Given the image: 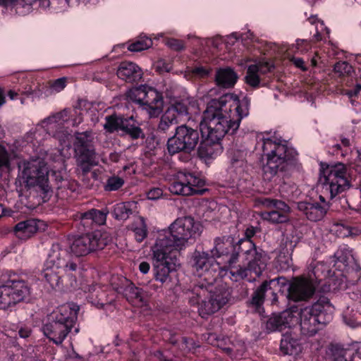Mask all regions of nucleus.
I'll return each instance as SVG.
<instances>
[{
  "mask_svg": "<svg viewBox=\"0 0 361 361\" xmlns=\"http://www.w3.org/2000/svg\"><path fill=\"white\" fill-rule=\"evenodd\" d=\"M200 141L199 133L186 125L178 126L175 135L167 142V149L170 154L180 152H190L197 147Z\"/></svg>",
  "mask_w": 361,
  "mask_h": 361,
  "instance_id": "15",
  "label": "nucleus"
},
{
  "mask_svg": "<svg viewBox=\"0 0 361 361\" xmlns=\"http://www.w3.org/2000/svg\"><path fill=\"white\" fill-rule=\"evenodd\" d=\"M353 71L352 66L346 61H339L334 66V71L339 75H350Z\"/></svg>",
  "mask_w": 361,
  "mask_h": 361,
  "instance_id": "44",
  "label": "nucleus"
},
{
  "mask_svg": "<svg viewBox=\"0 0 361 361\" xmlns=\"http://www.w3.org/2000/svg\"><path fill=\"white\" fill-rule=\"evenodd\" d=\"M51 9L56 12L65 11L69 6L70 0H51Z\"/></svg>",
  "mask_w": 361,
  "mask_h": 361,
  "instance_id": "46",
  "label": "nucleus"
},
{
  "mask_svg": "<svg viewBox=\"0 0 361 361\" xmlns=\"http://www.w3.org/2000/svg\"><path fill=\"white\" fill-rule=\"evenodd\" d=\"M319 200L322 204L318 203H310L307 202H299L297 203L298 209L302 212L306 217L313 221H317L322 219L329 209V204L324 197L319 196Z\"/></svg>",
  "mask_w": 361,
  "mask_h": 361,
  "instance_id": "24",
  "label": "nucleus"
},
{
  "mask_svg": "<svg viewBox=\"0 0 361 361\" xmlns=\"http://www.w3.org/2000/svg\"><path fill=\"white\" fill-rule=\"evenodd\" d=\"M5 103V97L2 90L0 88V107Z\"/></svg>",
  "mask_w": 361,
  "mask_h": 361,
  "instance_id": "59",
  "label": "nucleus"
},
{
  "mask_svg": "<svg viewBox=\"0 0 361 361\" xmlns=\"http://www.w3.org/2000/svg\"><path fill=\"white\" fill-rule=\"evenodd\" d=\"M13 157V153L8 152L3 145H0V171L10 169L11 161Z\"/></svg>",
  "mask_w": 361,
  "mask_h": 361,
  "instance_id": "41",
  "label": "nucleus"
},
{
  "mask_svg": "<svg viewBox=\"0 0 361 361\" xmlns=\"http://www.w3.org/2000/svg\"><path fill=\"white\" fill-rule=\"evenodd\" d=\"M281 350L286 355L296 356L302 351V346L296 336L286 333L281 341Z\"/></svg>",
  "mask_w": 361,
  "mask_h": 361,
  "instance_id": "31",
  "label": "nucleus"
},
{
  "mask_svg": "<svg viewBox=\"0 0 361 361\" xmlns=\"http://www.w3.org/2000/svg\"><path fill=\"white\" fill-rule=\"evenodd\" d=\"M122 281L125 283L126 287H115V289L118 293H123L126 297L127 300L135 306H143L145 305V300L141 290L132 283H130L126 279H123Z\"/></svg>",
  "mask_w": 361,
  "mask_h": 361,
  "instance_id": "29",
  "label": "nucleus"
},
{
  "mask_svg": "<svg viewBox=\"0 0 361 361\" xmlns=\"http://www.w3.org/2000/svg\"><path fill=\"white\" fill-rule=\"evenodd\" d=\"M128 100L138 104L149 118H157L163 111V97L154 88L144 85L134 87L126 93Z\"/></svg>",
  "mask_w": 361,
  "mask_h": 361,
  "instance_id": "12",
  "label": "nucleus"
},
{
  "mask_svg": "<svg viewBox=\"0 0 361 361\" xmlns=\"http://www.w3.org/2000/svg\"><path fill=\"white\" fill-rule=\"evenodd\" d=\"M30 288L23 279L13 277L0 286V309H6L30 295Z\"/></svg>",
  "mask_w": 361,
  "mask_h": 361,
  "instance_id": "14",
  "label": "nucleus"
},
{
  "mask_svg": "<svg viewBox=\"0 0 361 361\" xmlns=\"http://www.w3.org/2000/svg\"><path fill=\"white\" fill-rule=\"evenodd\" d=\"M0 6L19 16H25L32 11V0H0Z\"/></svg>",
  "mask_w": 361,
  "mask_h": 361,
  "instance_id": "30",
  "label": "nucleus"
},
{
  "mask_svg": "<svg viewBox=\"0 0 361 361\" xmlns=\"http://www.w3.org/2000/svg\"><path fill=\"white\" fill-rule=\"evenodd\" d=\"M152 45V41L146 36L140 37L136 41L128 45V50L130 51H141L145 50Z\"/></svg>",
  "mask_w": 361,
  "mask_h": 361,
  "instance_id": "39",
  "label": "nucleus"
},
{
  "mask_svg": "<svg viewBox=\"0 0 361 361\" xmlns=\"http://www.w3.org/2000/svg\"><path fill=\"white\" fill-rule=\"evenodd\" d=\"M334 310L329 300L324 298L312 306L303 308L300 314L301 332L309 336L314 335L321 326L332 319Z\"/></svg>",
  "mask_w": 361,
  "mask_h": 361,
  "instance_id": "10",
  "label": "nucleus"
},
{
  "mask_svg": "<svg viewBox=\"0 0 361 361\" xmlns=\"http://www.w3.org/2000/svg\"><path fill=\"white\" fill-rule=\"evenodd\" d=\"M336 361H361V343L357 346L353 354L348 350H342L341 355L336 357Z\"/></svg>",
  "mask_w": 361,
  "mask_h": 361,
  "instance_id": "40",
  "label": "nucleus"
},
{
  "mask_svg": "<svg viewBox=\"0 0 361 361\" xmlns=\"http://www.w3.org/2000/svg\"><path fill=\"white\" fill-rule=\"evenodd\" d=\"M196 101L191 97H176L170 99V105L161 116L159 128L167 130L171 125L183 121L188 114L189 107L194 106Z\"/></svg>",
  "mask_w": 361,
  "mask_h": 361,
  "instance_id": "16",
  "label": "nucleus"
},
{
  "mask_svg": "<svg viewBox=\"0 0 361 361\" xmlns=\"http://www.w3.org/2000/svg\"><path fill=\"white\" fill-rule=\"evenodd\" d=\"M8 95L11 100H14L18 99V94L13 90H10Z\"/></svg>",
  "mask_w": 361,
  "mask_h": 361,
  "instance_id": "57",
  "label": "nucleus"
},
{
  "mask_svg": "<svg viewBox=\"0 0 361 361\" xmlns=\"http://www.w3.org/2000/svg\"><path fill=\"white\" fill-rule=\"evenodd\" d=\"M149 269H150V265L148 262H142L140 264H139V270L141 273L145 274L149 272Z\"/></svg>",
  "mask_w": 361,
  "mask_h": 361,
  "instance_id": "53",
  "label": "nucleus"
},
{
  "mask_svg": "<svg viewBox=\"0 0 361 361\" xmlns=\"http://www.w3.org/2000/svg\"><path fill=\"white\" fill-rule=\"evenodd\" d=\"M209 42L214 46V47H219V44H220V42H221V37H215V38H212L211 39L209 40Z\"/></svg>",
  "mask_w": 361,
  "mask_h": 361,
  "instance_id": "56",
  "label": "nucleus"
},
{
  "mask_svg": "<svg viewBox=\"0 0 361 361\" xmlns=\"http://www.w3.org/2000/svg\"><path fill=\"white\" fill-rule=\"evenodd\" d=\"M260 202L267 208L274 209L270 212L261 213V217L264 220L273 224H282L288 220L290 209L284 202L275 199L264 198L260 200Z\"/></svg>",
  "mask_w": 361,
  "mask_h": 361,
  "instance_id": "21",
  "label": "nucleus"
},
{
  "mask_svg": "<svg viewBox=\"0 0 361 361\" xmlns=\"http://www.w3.org/2000/svg\"><path fill=\"white\" fill-rule=\"evenodd\" d=\"M290 61L293 63V64L295 65V67L302 70H306V66L305 63V61L299 57L293 56L290 58Z\"/></svg>",
  "mask_w": 361,
  "mask_h": 361,
  "instance_id": "51",
  "label": "nucleus"
},
{
  "mask_svg": "<svg viewBox=\"0 0 361 361\" xmlns=\"http://www.w3.org/2000/svg\"><path fill=\"white\" fill-rule=\"evenodd\" d=\"M202 232V224L191 216L178 218L167 229L157 232L150 247L157 281L162 283L167 281L170 273L179 266L174 252L185 249Z\"/></svg>",
  "mask_w": 361,
  "mask_h": 361,
  "instance_id": "3",
  "label": "nucleus"
},
{
  "mask_svg": "<svg viewBox=\"0 0 361 361\" xmlns=\"http://www.w3.org/2000/svg\"><path fill=\"white\" fill-rule=\"evenodd\" d=\"M237 80V73L229 67L219 68L216 73L215 81L219 87H231L235 84Z\"/></svg>",
  "mask_w": 361,
  "mask_h": 361,
  "instance_id": "33",
  "label": "nucleus"
},
{
  "mask_svg": "<svg viewBox=\"0 0 361 361\" xmlns=\"http://www.w3.org/2000/svg\"><path fill=\"white\" fill-rule=\"evenodd\" d=\"M211 255L195 252L192 260L194 274L199 278L190 297V302L198 306L202 317L218 311L228 300L230 292L225 286L213 291L211 286L225 276L238 281L254 273L259 276L266 269L269 257L248 239H240L234 245L228 238H218Z\"/></svg>",
  "mask_w": 361,
  "mask_h": 361,
  "instance_id": "1",
  "label": "nucleus"
},
{
  "mask_svg": "<svg viewBox=\"0 0 361 361\" xmlns=\"http://www.w3.org/2000/svg\"><path fill=\"white\" fill-rule=\"evenodd\" d=\"M18 335L23 338H27L30 335V329L27 327L20 328L18 331Z\"/></svg>",
  "mask_w": 361,
  "mask_h": 361,
  "instance_id": "54",
  "label": "nucleus"
},
{
  "mask_svg": "<svg viewBox=\"0 0 361 361\" xmlns=\"http://www.w3.org/2000/svg\"><path fill=\"white\" fill-rule=\"evenodd\" d=\"M51 0H32V6H37L42 10L51 8Z\"/></svg>",
  "mask_w": 361,
  "mask_h": 361,
  "instance_id": "50",
  "label": "nucleus"
},
{
  "mask_svg": "<svg viewBox=\"0 0 361 361\" xmlns=\"http://www.w3.org/2000/svg\"><path fill=\"white\" fill-rule=\"evenodd\" d=\"M130 229L134 234L137 242H142L147 236V227L144 218L137 217L131 224Z\"/></svg>",
  "mask_w": 361,
  "mask_h": 361,
  "instance_id": "36",
  "label": "nucleus"
},
{
  "mask_svg": "<svg viewBox=\"0 0 361 361\" xmlns=\"http://www.w3.org/2000/svg\"><path fill=\"white\" fill-rule=\"evenodd\" d=\"M163 195V191L159 188H153L147 192V197L149 200H156Z\"/></svg>",
  "mask_w": 361,
  "mask_h": 361,
  "instance_id": "48",
  "label": "nucleus"
},
{
  "mask_svg": "<svg viewBox=\"0 0 361 361\" xmlns=\"http://www.w3.org/2000/svg\"><path fill=\"white\" fill-rule=\"evenodd\" d=\"M71 329L72 327L64 323L53 319L42 328L44 334L56 344H61Z\"/></svg>",
  "mask_w": 361,
  "mask_h": 361,
  "instance_id": "27",
  "label": "nucleus"
},
{
  "mask_svg": "<svg viewBox=\"0 0 361 361\" xmlns=\"http://www.w3.org/2000/svg\"><path fill=\"white\" fill-rule=\"evenodd\" d=\"M345 323H346L348 325H349V326H351V327H353V328H354V327H355V326H356V324H355V323L354 322H347L345 319Z\"/></svg>",
  "mask_w": 361,
  "mask_h": 361,
  "instance_id": "63",
  "label": "nucleus"
},
{
  "mask_svg": "<svg viewBox=\"0 0 361 361\" xmlns=\"http://www.w3.org/2000/svg\"><path fill=\"white\" fill-rule=\"evenodd\" d=\"M154 66L159 73H168L172 70L173 60L171 58H162L157 61Z\"/></svg>",
  "mask_w": 361,
  "mask_h": 361,
  "instance_id": "42",
  "label": "nucleus"
},
{
  "mask_svg": "<svg viewBox=\"0 0 361 361\" xmlns=\"http://www.w3.org/2000/svg\"><path fill=\"white\" fill-rule=\"evenodd\" d=\"M295 48L297 50V52L304 54L312 49V44L309 41L304 39H297L295 44Z\"/></svg>",
  "mask_w": 361,
  "mask_h": 361,
  "instance_id": "45",
  "label": "nucleus"
},
{
  "mask_svg": "<svg viewBox=\"0 0 361 361\" xmlns=\"http://www.w3.org/2000/svg\"><path fill=\"white\" fill-rule=\"evenodd\" d=\"M250 100L240 99L234 94H226L218 99H212L204 111L200 129L203 137L198 149L199 156L212 159L222 152L220 140L226 134H234L241 121L248 116Z\"/></svg>",
  "mask_w": 361,
  "mask_h": 361,
  "instance_id": "2",
  "label": "nucleus"
},
{
  "mask_svg": "<svg viewBox=\"0 0 361 361\" xmlns=\"http://www.w3.org/2000/svg\"><path fill=\"white\" fill-rule=\"evenodd\" d=\"M308 22L314 26L315 34L313 37L315 41H326L329 38V30L324 25L322 20L318 19L316 16H311L308 19Z\"/></svg>",
  "mask_w": 361,
  "mask_h": 361,
  "instance_id": "37",
  "label": "nucleus"
},
{
  "mask_svg": "<svg viewBox=\"0 0 361 361\" xmlns=\"http://www.w3.org/2000/svg\"><path fill=\"white\" fill-rule=\"evenodd\" d=\"M136 208V202H120L114 205L113 210L114 216L119 220H125L129 217L133 211Z\"/></svg>",
  "mask_w": 361,
  "mask_h": 361,
  "instance_id": "35",
  "label": "nucleus"
},
{
  "mask_svg": "<svg viewBox=\"0 0 361 361\" xmlns=\"http://www.w3.org/2000/svg\"><path fill=\"white\" fill-rule=\"evenodd\" d=\"M358 152V159L361 161V149L357 152Z\"/></svg>",
  "mask_w": 361,
  "mask_h": 361,
  "instance_id": "64",
  "label": "nucleus"
},
{
  "mask_svg": "<svg viewBox=\"0 0 361 361\" xmlns=\"http://www.w3.org/2000/svg\"><path fill=\"white\" fill-rule=\"evenodd\" d=\"M166 44L168 47L176 51H180L184 49L183 42L176 39H169Z\"/></svg>",
  "mask_w": 361,
  "mask_h": 361,
  "instance_id": "49",
  "label": "nucleus"
},
{
  "mask_svg": "<svg viewBox=\"0 0 361 361\" xmlns=\"http://www.w3.org/2000/svg\"><path fill=\"white\" fill-rule=\"evenodd\" d=\"M287 291L286 297L298 301L310 298L314 291V286L311 281L305 279H297L291 284L283 277H279L264 281L254 293L252 305L257 309L261 307L265 296L271 295V304L277 302V293H283Z\"/></svg>",
  "mask_w": 361,
  "mask_h": 361,
  "instance_id": "7",
  "label": "nucleus"
},
{
  "mask_svg": "<svg viewBox=\"0 0 361 361\" xmlns=\"http://www.w3.org/2000/svg\"><path fill=\"white\" fill-rule=\"evenodd\" d=\"M106 214L97 209H91L80 214V219L84 225L90 226L92 224H104L106 219Z\"/></svg>",
  "mask_w": 361,
  "mask_h": 361,
  "instance_id": "34",
  "label": "nucleus"
},
{
  "mask_svg": "<svg viewBox=\"0 0 361 361\" xmlns=\"http://www.w3.org/2000/svg\"><path fill=\"white\" fill-rule=\"evenodd\" d=\"M106 244V240L102 238L100 231H94L73 238L71 244V250L77 256H83L91 252L102 249Z\"/></svg>",
  "mask_w": 361,
  "mask_h": 361,
  "instance_id": "19",
  "label": "nucleus"
},
{
  "mask_svg": "<svg viewBox=\"0 0 361 361\" xmlns=\"http://www.w3.org/2000/svg\"><path fill=\"white\" fill-rule=\"evenodd\" d=\"M212 72V68H207L202 66L195 68H187L184 73V78L188 80L194 79L204 78Z\"/></svg>",
  "mask_w": 361,
  "mask_h": 361,
  "instance_id": "38",
  "label": "nucleus"
},
{
  "mask_svg": "<svg viewBox=\"0 0 361 361\" xmlns=\"http://www.w3.org/2000/svg\"><path fill=\"white\" fill-rule=\"evenodd\" d=\"M67 80V78L63 77L50 81L47 85L32 84L27 85L22 90V94L32 99L48 97L61 92L66 87Z\"/></svg>",
  "mask_w": 361,
  "mask_h": 361,
  "instance_id": "20",
  "label": "nucleus"
},
{
  "mask_svg": "<svg viewBox=\"0 0 361 361\" xmlns=\"http://www.w3.org/2000/svg\"><path fill=\"white\" fill-rule=\"evenodd\" d=\"M104 129L109 133L121 130L129 134L133 138L137 139L142 136V131L136 126L133 116L123 118L116 115L106 118Z\"/></svg>",
  "mask_w": 361,
  "mask_h": 361,
  "instance_id": "22",
  "label": "nucleus"
},
{
  "mask_svg": "<svg viewBox=\"0 0 361 361\" xmlns=\"http://www.w3.org/2000/svg\"><path fill=\"white\" fill-rule=\"evenodd\" d=\"M38 154L36 157H32L25 160L18 165V181L25 185L26 188H34L43 195L42 198H47L51 193V187L49 184V170L47 159H52L61 165L63 164V156L59 149H57L58 155L52 157L53 153H48L44 149H35Z\"/></svg>",
  "mask_w": 361,
  "mask_h": 361,
  "instance_id": "6",
  "label": "nucleus"
},
{
  "mask_svg": "<svg viewBox=\"0 0 361 361\" xmlns=\"http://www.w3.org/2000/svg\"><path fill=\"white\" fill-rule=\"evenodd\" d=\"M124 184V180L118 176H111L108 178L104 189L106 191H115L118 190Z\"/></svg>",
  "mask_w": 361,
  "mask_h": 361,
  "instance_id": "43",
  "label": "nucleus"
},
{
  "mask_svg": "<svg viewBox=\"0 0 361 361\" xmlns=\"http://www.w3.org/2000/svg\"><path fill=\"white\" fill-rule=\"evenodd\" d=\"M68 256H65V265L64 268L62 269V271H75L77 268V265L75 263L73 262H67L66 257Z\"/></svg>",
  "mask_w": 361,
  "mask_h": 361,
  "instance_id": "52",
  "label": "nucleus"
},
{
  "mask_svg": "<svg viewBox=\"0 0 361 361\" xmlns=\"http://www.w3.org/2000/svg\"><path fill=\"white\" fill-rule=\"evenodd\" d=\"M298 312L290 310L281 314H273L267 322L266 328L269 331H283L290 329L298 322Z\"/></svg>",
  "mask_w": 361,
  "mask_h": 361,
  "instance_id": "23",
  "label": "nucleus"
},
{
  "mask_svg": "<svg viewBox=\"0 0 361 361\" xmlns=\"http://www.w3.org/2000/svg\"><path fill=\"white\" fill-rule=\"evenodd\" d=\"M357 262L351 250L347 245L341 246L327 262H318L313 269V274L319 281L328 279V290H345L352 283L348 280L346 274L350 270H356Z\"/></svg>",
  "mask_w": 361,
  "mask_h": 361,
  "instance_id": "5",
  "label": "nucleus"
},
{
  "mask_svg": "<svg viewBox=\"0 0 361 361\" xmlns=\"http://www.w3.org/2000/svg\"><path fill=\"white\" fill-rule=\"evenodd\" d=\"M320 180L323 190L329 193L330 199H333L350 187L347 168L341 163L331 165L322 163Z\"/></svg>",
  "mask_w": 361,
  "mask_h": 361,
  "instance_id": "11",
  "label": "nucleus"
},
{
  "mask_svg": "<svg viewBox=\"0 0 361 361\" xmlns=\"http://www.w3.org/2000/svg\"><path fill=\"white\" fill-rule=\"evenodd\" d=\"M82 121V112L79 108L64 109L54 114L38 123L26 137L34 148L40 149L42 141L49 137L59 140L60 145L69 148L73 136L65 129L69 126H77Z\"/></svg>",
  "mask_w": 361,
  "mask_h": 361,
  "instance_id": "4",
  "label": "nucleus"
},
{
  "mask_svg": "<svg viewBox=\"0 0 361 361\" xmlns=\"http://www.w3.org/2000/svg\"><path fill=\"white\" fill-rule=\"evenodd\" d=\"M204 181L198 176L188 172H178L175 180L169 187V191L175 195H193L202 194Z\"/></svg>",
  "mask_w": 361,
  "mask_h": 361,
  "instance_id": "17",
  "label": "nucleus"
},
{
  "mask_svg": "<svg viewBox=\"0 0 361 361\" xmlns=\"http://www.w3.org/2000/svg\"><path fill=\"white\" fill-rule=\"evenodd\" d=\"M39 222L35 219H28L19 222L14 227L15 235L21 240L30 238L38 231Z\"/></svg>",
  "mask_w": 361,
  "mask_h": 361,
  "instance_id": "32",
  "label": "nucleus"
},
{
  "mask_svg": "<svg viewBox=\"0 0 361 361\" xmlns=\"http://www.w3.org/2000/svg\"><path fill=\"white\" fill-rule=\"evenodd\" d=\"M230 166L228 169L227 183L233 192L248 193L253 183L246 161L247 150L245 147L233 146L228 151Z\"/></svg>",
  "mask_w": 361,
  "mask_h": 361,
  "instance_id": "9",
  "label": "nucleus"
},
{
  "mask_svg": "<svg viewBox=\"0 0 361 361\" xmlns=\"http://www.w3.org/2000/svg\"><path fill=\"white\" fill-rule=\"evenodd\" d=\"M67 251L58 244H54L44 262L42 275L52 288L61 284V274L65 265Z\"/></svg>",
  "mask_w": 361,
  "mask_h": 361,
  "instance_id": "13",
  "label": "nucleus"
},
{
  "mask_svg": "<svg viewBox=\"0 0 361 361\" xmlns=\"http://www.w3.org/2000/svg\"><path fill=\"white\" fill-rule=\"evenodd\" d=\"M361 91V85L357 84L353 90H345V94L348 95L349 99H350V102L353 106H355L354 97H357L359 92Z\"/></svg>",
  "mask_w": 361,
  "mask_h": 361,
  "instance_id": "47",
  "label": "nucleus"
},
{
  "mask_svg": "<svg viewBox=\"0 0 361 361\" xmlns=\"http://www.w3.org/2000/svg\"><path fill=\"white\" fill-rule=\"evenodd\" d=\"M341 144L344 146V147H349L350 145V140L348 139V138H342L341 139Z\"/></svg>",
  "mask_w": 361,
  "mask_h": 361,
  "instance_id": "60",
  "label": "nucleus"
},
{
  "mask_svg": "<svg viewBox=\"0 0 361 361\" xmlns=\"http://www.w3.org/2000/svg\"><path fill=\"white\" fill-rule=\"evenodd\" d=\"M79 307L74 303H67L58 307L51 314V319L73 327L77 320Z\"/></svg>",
  "mask_w": 361,
  "mask_h": 361,
  "instance_id": "26",
  "label": "nucleus"
},
{
  "mask_svg": "<svg viewBox=\"0 0 361 361\" xmlns=\"http://www.w3.org/2000/svg\"><path fill=\"white\" fill-rule=\"evenodd\" d=\"M260 140L263 151L262 159L266 161L263 165V171L266 178L270 179L278 171L286 170L297 152L286 141L274 135H263Z\"/></svg>",
  "mask_w": 361,
  "mask_h": 361,
  "instance_id": "8",
  "label": "nucleus"
},
{
  "mask_svg": "<svg viewBox=\"0 0 361 361\" xmlns=\"http://www.w3.org/2000/svg\"><path fill=\"white\" fill-rule=\"evenodd\" d=\"M3 215L6 216L7 214L6 213L5 209L3 208L2 205L0 204V217Z\"/></svg>",
  "mask_w": 361,
  "mask_h": 361,
  "instance_id": "62",
  "label": "nucleus"
},
{
  "mask_svg": "<svg viewBox=\"0 0 361 361\" xmlns=\"http://www.w3.org/2000/svg\"><path fill=\"white\" fill-rule=\"evenodd\" d=\"M192 345V341L188 340L185 338H182V348L184 349H188L189 350L191 349V345Z\"/></svg>",
  "mask_w": 361,
  "mask_h": 361,
  "instance_id": "55",
  "label": "nucleus"
},
{
  "mask_svg": "<svg viewBox=\"0 0 361 361\" xmlns=\"http://www.w3.org/2000/svg\"><path fill=\"white\" fill-rule=\"evenodd\" d=\"M211 344L216 345L218 347L222 348L224 350H226L228 352L231 351V348H224V347H223L220 343H219V341H216V343H214L212 342Z\"/></svg>",
  "mask_w": 361,
  "mask_h": 361,
  "instance_id": "61",
  "label": "nucleus"
},
{
  "mask_svg": "<svg viewBox=\"0 0 361 361\" xmlns=\"http://www.w3.org/2000/svg\"><path fill=\"white\" fill-rule=\"evenodd\" d=\"M245 233H246L247 238H245V239H248L253 243V242L250 239L254 234L253 230L252 229H247Z\"/></svg>",
  "mask_w": 361,
  "mask_h": 361,
  "instance_id": "58",
  "label": "nucleus"
},
{
  "mask_svg": "<svg viewBox=\"0 0 361 361\" xmlns=\"http://www.w3.org/2000/svg\"><path fill=\"white\" fill-rule=\"evenodd\" d=\"M274 68L272 64L267 61H257L247 66L245 81L251 87L259 86L261 76L270 72Z\"/></svg>",
  "mask_w": 361,
  "mask_h": 361,
  "instance_id": "25",
  "label": "nucleus"
},
{
  "mask_svg": "<svg viewBox=\"0 0 361 361\" xmlns=\"http://www.w3.org/2000/svg\"><path fill=\"white\" fill-rule=\"evenodd\" d=\"M92 136L91 132L77 133L75 147L78 154V161L84 173L89 171L94 164V152L92 146Z\"/></svg>",
  "mask_w": 361,
  "mask_h": 361,
  "instance_id": "18",
  "label": "nucleus"
},
{
  "mask_svg": "<svg viewBox=\"0 0 361 361\" xmlns=\"http://www.w3.org/2000/svg\"><path fill=\"white\" fill-rule=\"evenodd\" d=\"M116 74L123 80L134 82L142 78V71L136 63L130 61H123L119 64Z\"/></svg>",
  "mask_w": 361,
  "mask_h": 361,
  "instance_id": "28",
  "label": "nucleus"
}]
</instances>
